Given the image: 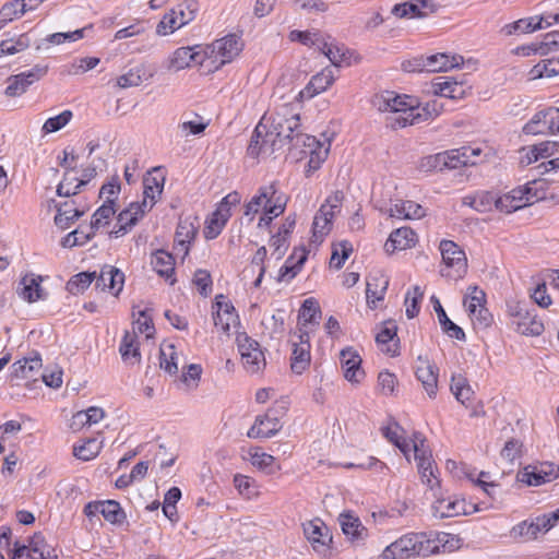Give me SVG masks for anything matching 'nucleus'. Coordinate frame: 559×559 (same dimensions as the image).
I'll return each mask as SVG.
<instances>
[{
    "label": "nucleus",
    "mask_w": 559,
    "mask_h": 559,
    "mask_svg": "<svg viewBox=\"0 0 559 559\" xmlns=\"http://www.w3.org/2000/svg\"><path fill=\"white\" fill-rule=\"evenodd\" d=\"M150 211L147 202L131 203L128 209L118 215L117 227L110 233L111 236L118 238L124 235L129 228L133 227L143 215Z\"/></svg>",
    "instance_id": "16"
},
{
    "label": "nucleus",
    "mask_w": 559,
    "mask_h": 559,
    "mask_svg": "<svg viewBox=\"0 0 559 559\" xmlns=\"http://www.w3.org/2000/svg\"><path fill=\"white\" fill-rule=\"evenodd\" d=\"M120 355L124 361L133 359L134 361L140 360V348L138 343V335L135 332L127 331L121 340L119 347Z\"/></svg>",
    "instance_id": "47"
},
{
    "label": "nucleus",
    "mask_w": 559,
    "mask_h": 559,
    "mask_svg": "<svg viewBox=\"0 0 559 559\" xmlns=\"http://www.w3.org/2000/svg\"><path fill=\"white\" fill-rule=\"evenodd\" d=\"M431 300L433 301V309L438 314L439 323L443 330L444 333H447L450 337L456 338V340H464L465 333L462 328L456 325L454 322H452L444 309L442 308L440 301L432 297Z\"/></svg>",
    "instance_id": "43"
},
{
    "label": "nucleus",
    "mask_w": 559,
    "mask_h": 559,
    "mask_svg": "<svg viewBox=\"0 0 559 559\" xmlns=\"http://www.w3.org/2000/svg\"><path fill=\"white\" fill-rule=\"evenodd\" d=\"M297 341H292L293 352L290 368L296 374H301L310 365V341L307 332L300 331L295 335Z\"/></svg>",
    "instance_id": "13"
},
{
    "label": "nucleus",
    "mask_w": 559,
    "mask_h": 559,
    "mask_svg": "<svg viewBox=\"0 0 559 559\" xmlns=\"http://www.w3.org/2000/svg\"><path fill=\"white\" fill-rule=\"evenodd\" d=\"M403 433L404 430L397 423H392L388 427L383 428L384 437L395 447H397L409 461V454L412 452V439L407 440Z\"/></svg>",
    "instance_id": "33"
},
{
    "label": "nucleus",
    "mask_w": 559,
    "mask_h": 559,
    "mask_svg": "<svg viewBox=\"0 0 559 559\" xmlns=\"http://www.w3.org/2000/svg\"><path fill=\"white\" fill-rule=\"evenodd\" d=\"M459 539L442 533L436 538L426 533H408L386 546L382 559H411L417 556L427 557L433 554L451 551L457 548Z\"/></svg>",
    "instance_id": "2"
},
{
    "label": "nucleus",
    "mask_w": 559,
    "mask_h": 559,
    "mask_svg": "<svg viewBox=\"0 0 559 559\" xmlns=\"http://www.w3.org/2000/svg\"><path fill=\"white\" fill-rule=\"evenodd\" d=\"M307 260V251L301 249L294 251V253L287 259L285 264L281 267L278 274V281H290L300 271L302 264Z\"/></svg>",
    "instance_id": "39"
},
{
    "label": "nucleus",
    "mask_w": 559,
    "mask_h": 559,
    "mask_svg": "<svg viewBox=\"0 0 559 559\" xmlns=\"http://www.w3.org/2000/svg\"><path fill=\"white\" fill-rule=\"evenodd\" d=\"M160 361L159 366L162 369H164L169 374H175L178 371V356L176 352V347L174 344L170 343H163L160 345Z\"/></svg>",
    "instance_id": "52"
},
{
    "label": "nucleus",
    "mask_w": 559,
    "mask_h": 559,
    "mask_svg": "<svg viewBox=\"0 0 559 559\" xmlns=\"http://www.w3.org/2000/svg\"><path fill=\"white\" fill-rule=\"evenodd\" d=\"M451 391L456 400L464 405L471 401L474 395V391L467 380L461 374L452 377Z\"/></svg>",
    "instance_id": "55"
},
{
    "label": "nucleus",
    "mask_w": 559,
    "mask_h": 559,
    "mask_svg": "<svg viewBox=\"0 0 559 559\" xmlns=\"http://www.w3.org/2000/svg\"><path fill=\"white\" fill-rule=\"evenodd\" d=\"M198 9L197 1L186 0L173 8V14H175L178 24L182 27L195 19Z\"/></svg>",
    "instance_id": "54"
},
{
    "label": "nucleus",
    "mask_w": 559,
    "mask_h": 559,
    "mask_svg": "<svg viewBox=\"0 0 559 559\" xmlns=\"http://www.w3.org/2000/svg\"><path fill=\"white\" fill-rule=\"evenodd\" d=\"M165 182V175L162 174L160 167H154L152 171H148L143 179V195L144 199L142 202H147L150 205V210L154 206V204L159 199Z\"/></svg>",
    "instance_id": "21"
},
{
    "label": "nucleus",
    "mask_w": 559,
    "mask_h": 559,
    "mask_svg": "<svg viewBox=\"0 0 559 559\" xmlns=\"http://www.w3.org/2000/svg\"><path fill=\"white\" fill-rule=\"evenodd\" d=\"M102 442L97 441V439H87L81 445H74L73 454L76 459L82 461H90L97 456L100 452Z\"/></svg>",
    "instance_id": "59"
},
{
    "label": "nucleus",
    "mask_w": 559,
    "mask_h": 559,
    "mask_svg": "<svg viewBox=\"0 0 559 559\" xmlns=\"http://www.w3.org/2000/svg\"><path fill=\"white\" fill-rule=\"evenodd\" d=\"M41 281L43 277L39 275H35L33 273L26 274L20 281L17 287L19 296L27 302H35L39 299H45L46 293L40 286Z\"/></svg>",
    "instance_id": "24"
},
{
    "label": "nucleus",
    "mask_w": 559,
    "mask_h": 559,
    "mask_svg": "<svg viewBox=\"0 0 559 559\" xmlns=\"http://www.w3.org/2000/svg\"><path fill=\"white\" fill-rule=\"evenodd\" d=\"M320 313V307L314 298H307L304 300L299 310L298 320L299 323L306 325L316 321L317 314Z\"/></svg>",
    "instance_id": "64"
},
{
    "label": "nucleus",
    "mask_w": 559,
    "mask_h": 559,
    "mask_svg": "<svg viewBox=\"0 0 559 559\" xmlns=\"http://www.w3.org/2000/svg\"><path fill=\"white\" fill-rule=\"evenodd\" d=\"M344 377L352 383H359L365 371L361 369V358L353 348L343 349L340 354Z\"/></svg>",
    "instance_id": "23"
},
{
    "label": "nucleus",
    "mask_w": 559,
    "mask_h": 559,
    "mask_svg": "<svg viewBox=\"0 0 559 559\" xmlns=\"http://www.w3.org/2000/svg\"><path fill=\"white\" fill-rule=\"evenodd\" d=\"M437 11V4L431 0H414L395 4L392 13L400 19L425 17Z\"/></svg>",
    "instance_id": "19"
},
{
    "label": "nucleus",
    "mask_w": 559,
    "mask_h": 559,
    "mask_svg": "<svg viewBox=\"0 0 559 559\" xmlns=\"http://www.w3.org/2000/svg\"><path fill=\"white\" fill-rule=\"evenodd\" d=\"M516 331L522 335L538 336L544 332V324L532 311L514 321Z\"/></svg>",
    "instance_id": "44"
},
{
    "label": "nucleus",
    "mask_w": 559,
    "mask_h": 559,
    "mask_svg": "<svg viewBox=\"0 0 559 559\" xmlns=\"http://www.w3.org/2000/svg\"><path fill=\"white\" fill-rule=\"evenodd\" d=\"M207 126L209 120H204L203 117L194 115L193 119L182 121L178 124V128L181 135L188 136L201 134L207 128Z\"/></svg>",
    "instance_id": "60"
},
{
    "label": "nucleus",
    "mask_w": 559,
    "mask_h": 559,
    "mask_svg": "<svg viewBox=\"0 0 559 559\" xmlns=\"http://www.w3.org/2000/svg\"><path fill=\"white\" fill-rule=\"evenodd\" d=\"M41 368V358L38 354L23 358L11 366V378L29 379Z\"/></svg>",
    "instance_id": "31"
},
{
    "label": "nucleus",
    "mask_w": 559,
    "mask_h": 559,
    "mask_svg": "<svg viewBox=\"0 0 559 559\" xmlns=\"http://www.w3.org/2000/svg\"><path fill=\"white\" fill-rule=\"evenodd\" d=\"M559 49V31L549 32L544 36V39L538 44H532L531 46L523 47V53L530 55L531 52L538 53L540 56L548 55Z\"/></svg>",
    "instance_id": "40"
},
{
    "label": "nucleus",
    "mask_w": 559,
    "mask_h": 559,
    "mask_svg": "<svg viewBox=\"0 0 559 559\" xmlns=\"http://www.w3.org/2000/svg\"><path fill=\"white\" fill-rule=\"evenodd\" d=\"M453 155L451 151H445L435 155H429L420 159L419 169L423 171L442 170L444 168H452Z\"/></svg>",
    "instance_id": "37"
},
{
    "label": "nucleus",
    "mask_w": 559,
    "mask_h": 559,
    "mask_svg": "<svg viewBox=\"0 0 559 559\" xmlns=\"http://www.w3.org/2000/svg\"><path fill=\"white\" fill-rule=\"evenodd\" d=\"M338 521L342 531L346 536L350 537L352 539L362 538L366 528L362 526L358 518L348 513H343L340 515Z\"/></svg>",
    "instance_id": "51"
},
{
    "label": "nucleus",
    "mask_w": 559,
    "mask_h": 559,
    "mask_svg": "<svg viewBox=\"0 0 559 559\" xmlns=\"http://www.w3.org/2000/svg\"><path fill=\"white\" fill-rule=\"evenodd\" d=\"M497 199L493 193L488 191H480L474 195H466L463 199V204L471 206L477 212L486 213L493 207L497 209Z\"/></svg>",
    "instance_id": "36"
},
{
    "label": "nucleus",
    "mask_w": 559,
    "mask_h": 559,
    "mask_svg": "<svg viewBox=\"0 0 559 559\" xmlns=\"http://www.w3.org/2000/svg\"><path fill=\"white\" fill-rule=\"evenodd\" d=\"M100 514L112 524H120L123 522L126 514L120 504L114 500L100 501Z\"/></svg>",
    "instance_id": "56"
},
{
    "label": "nucleus",
    "mask_w": 559,
    "mask_h": 559,
    "mask_svg": "<svg viewBox=\"0 0 559 559\" xmlns=\"http://www.w3.org/2000/svg\"><path fill=\"white\" fill-rule=\"evenodd\" d=\"M559 477V465L552 462L530 464L516 474V480L527 486H540Z\"/></svg>",
    "instance_id": "7"
},
{
    "label": "nucleus",
    "mask_w": 559,
    "mask_h": 559,
    "mask_svg": "<svg viewBox=\"0 0 559 559\" xmlns=\"http://www.w3.org/2000/svg\"><path fill=\"white\" fill-rule=\"evenodd\" d=\"M425 438L419 432H415L412 438V452H414V457L417 461V468H431L432 467V459L431 454L425 448Z\"/></svg>",
    "instance_id": "46"
},
{
    "label": "nucleus",
    "mask_w": 559,
    "mask_h": 559,
    "mask_svg": "<svg viewBox=\"0 0 559 559\" xmlns=\"http://www.w3.org/2000/svg\"><path fill=\"white\" fill-rule=\"evenodd\" d=\"M304 148L300 151V158L309 157L308 168L306 176L309 177L311 173L318 170L321 164L326 159L330 153L331 142H302Z\"/></svg>",
    "instance_id": "20"
},
{
    "label": "nucleus",
    "mask_w": 559,
    "mask_h": 559,
    "mask_svg": "<svg viewBox=\"0 0 559 559\" xmlns=\"http://www.w3.org/2000/svg\"><path fill=\"white\" fill-rule=\"evenodd\" d=\"M195 47H180L176 49L168 59V69L179 71L194 64H202L206 57L204 50Z\"/></svg>",
    "instance_id": "15"
},
{
    "label": "nucleus",
    "mask_w": 559,
    "mask_h": 559,
    "mask_svg": "<svg viewBox=\"0 0 559 559\" xmlns=\"http://www.w3.org/2000/svg\"><path fill=\"white\" fill-rule=\"evenodd\" d=\"M23 2L25 0H13L0 9V28L14 19L22 16L25 12L32 11V7Z\"/></svg>",
    "instance_id": "45"
},
{
    "label": "nucleus",
    "mask_w": 559,
    "mask_h": 559,
    "mask_svg": "<svg viewBox=\"0 0 559 559\" xmlns=\"http://www.w3.org/2000/svg\"><path fill=\"white\" fill-rule=\"evenodd\" d=\"M96 277V272H81L70 278L67 284V289L71 294H79L84 292Z\"/></svg>",
    "instance_id": "62"
},
{
    "label": "nucleus",
    "mask_w": 559,
    "mask_h": 559,
    "mask_svg": "<svg viewBox=\"0 0 559 559\" xmlns=\"http://www.w3.org/2000/svg\"><path fill=\"white\" fill-rule=\"evenodd\" d=\"M115 213L116 210L114 205L110 202H104V204L93 214L91 224L88 225L87 229L95 233V229L107 225Z\"/></svg>",
    "instance_id": "57"
},
{
    "label": "nucleus",
    "mask_w": 559,
    "mask_h": 559,
    "mask_svg": "<svg viewBox=\"0 0 559 559\" xmlns=\"http://www.w3.org/2000/svg\"><path fill=\"white\" fill-rule=\"evenodd\" d=\"M486 302V294L483 289L477 286H471L467 288V294L464 299V306L468 313H474L478 308L484 307Z\"/></svg>",
    "instance_id": "63"
},
{
    "label": "nucleus",
    "mask_w": 559,
    "mask_h": 559,
    "mask_svg": "<svg viewBox=\"0 0 559 559\" xmlns=\"http://www.w3.org/2000/svg\"><path fill=\"white\" fill-rule=\"evenodd\" d=\"M145 79V67L143 64L135 66L124 74L116 79V85L120 88H129L139 86Z\"/></svg>",
    "instance_id": "53"
},
{
    "label": "nucleus",
    "mask_w": 559,
    "mask_h": 559,
    "mask_svg": "<svg viewBox=\"0 0 559 559\" xmlns=\"http://www.w3.org/2000/svg\"><path fill=\"white\" fill-rule=\"evenodd\" d=\"M47 72L46 67L35 66L33 69L16 75H11L7 80L4 94L9 97H16L24 94L27 88Z\"/></svg>",
    "instance_id": "12"
},
{
    "label": "nucleus",
    "mask_w": 559,
    "mask_h": 559,
    "mask_svg": "<svg viewBox=\"0 0 559 559\" xmlns=\"http://www.w3.org/2000/svg\"><path fill=\"white\" fill-rule=\"evenodd\" d=\"M352 252L353 246L347 240H343L335 245L330 259V266L336 270L341 269Z\"/></svg>",
    "instance_id": "61"
},
{
    "label": "nucleus",
    "mask_w": 559,
    "mask_h": 559,
    "mask_svg": "<svg viewBox=\"0 0 559 559\" xmlns=\"http://www.w3.org/2000/svg\"><path fill=\"white\" fill-rule=\"evenodd\" d=\"M304 533L317 551H322L331 542L328 527L321 521H310L304 525Z\"/></svg>",
    "instance_id": "28"
},
{
    "label": "nucleus",
    "mask_w": 559,
    "mask_h": 559,
    "mask_svg": "<svg viewBox=\"0 0 559 559\" xmlns=\"http://www.w3.org/2000/svg\"><path fill=\"white\" fill-rule=\"evenodd\" d=\"M284 413V406L269 408L264 415H260L255 418L247 436L252 439H267L275 436L282 428L280 418Z\"/></svg>",
    "instance_id": "10"
},
{
    "label": "nucleus",
    "mask_w": 559,
    "mask_h": 559,
    "mask_svg": "<svg viewBox=\"0 0 559 559\" xmlns=\"http://www.w3.org/2000/svg\"><path fill=\"white\" fill-rule=\"evenodd\" d=\"M243 49V41L236 34L226 35L204 48V55L207 60L219 69L226 63L231 62Z\"/></svg>",
    "instance_id": "4"
},
{
    "label": "nucleus",
    "mask_w": 559,
    "mask_h": 559,
    "mask_svg": "<svg viewBox=\"0 0 559 559\" xmlns=\"http://www.w3.org/2000/svg\"><path fill=\"white\" fill-rule=\"evenodd\" d=\"M535 183L536 181H532L524 188L513 189L509 193L499 197L497 199V210L509 214L539 200L537 193L533 192L532 185Z\"/></svg>",
    "instance_id": "11"
},
{
    "label": "nucleus",
    "mask_w": 559,
    "mask_h": 559,
    "mask_svg": "<svg viewBox=\"0 0 559 559\" xmlns=\"http://www.w3.org/2000/svg\"><path fill=\"white\" fill-rule=\"evenodd\" d=\"M299 117L292 116L289 118L280 115L275 117H262L254 129L258 138H266L267 140H298L304 136L299 130Z\"/></svg>",
    "instance_id": "3"
},
{
    "label": "nucleus",
    "mask_w": 559,
    "mask_h": 559,
    "mask_svg": "<svg viewBox=\"0 0 559 559\" xmlns=\"http://www.w3.org/2000/svg\"><path fill=\"white\" fill-rule=\"evenodd\" d=\"M275 192L276 190L274 185L261 187L258 194L246 204L245 216L252 221L253 216L262 209L265 214L280 216L285 210V204L277 201L273 203Z\"/></svg>",
    "instance_id": "8"
},
{
    "label": "nucleus",
    "mask_w": 559,
    "mask_h": 559,
    "mask_svg": "<svg viewBox=\"0 0 559 559\" xmlns=\"http://www.w3.org/2000/svg\"><path fill=\"white\" fill-rule=\"evenodd\" d=\"M214 324L224 333H228L230 326L239 323V317L235 307L230 301L224 300V296L219 295L215 298Z\"/></svg>",
    "instance_id": "18"
},
{
    "label": "nucleus",
    "mask_w": 559,
    "mask_h": 559,
    "mask_svg": "<svg viewBox=\"0 0 559 559\" xmlns=\"http://www.w3.org/2000/svg\"><path fill=\"white\" fill-rule=\"evenodd\" d=\"M343 194L335 192L320 206L312 223V242H322L323 238L330 233L333 218L340 212Z\"/></svg>",
    "instance_id": "5"
},
{
    "label": "nucleus",
    "mask_w": 559,
    "mask_h": 559,
    "mask_svg": "<svg viewBox=\"0 0 559 559\" xmlns=\"http://www.w3.org/2000/svg\"><path fill=\"white\" fill-rule=\"evenodd\" d=\"M416 241V234L413 229L408 227L397 228L391 233L384 243V250L386 253L392 254L396 250H406L414 247Z\"/></svg>",
    "instance_id": "27"
},
{
    "label": "nucleus",
    "mask_w": 559,
    "mask_h": 559,
    "mask_svg": "<svg viewBox=\"0 0 559 559\" xmlns=\"http://www.w3.org/2000/svg\"><path fill=\"white\" fill-rule=\"evenodd\" d=\"M463 62V57L454 55L449 56L447 53H436L426 57L421 60V63L419 64L421 68L420 71H427V72H441V71H448L450 69H453L455 67H459Z\"/></svg>",
    "instance_id": "25"
},
{
    "label": "nucleus",
    "mask_w": 559,
    "mask_h": 559,
    "mask_svg": "<svg viewBox=\"0 0 559 559\" xmlns=\"http://www.w3.org/2000/svg\"><path fill=\"white\" fill-rule=\"evenodd\" d=\"M335 81L333 71L324 68L321 72L311 78L306 87L300 92L302 97L312 98L316 95L326 91Z\"/></svg>",
    "instance_id": "29"
},
{
    "label": "nucleus",
    "mask_w": 559,
    "mask_h": 559,
    "mask_svg": "<svg viewBox=\"0 0 559 559\" xmlns=\"http://www.w3.org/2000/svg\"><path fill=\"white\" fill-rule=\"evenodd\" d=\"M390 216L405 219L421 218L425 216V210L414 201L400 200L390 209Z\"/></svg>",
    "instance_id": "35"
},
{
    "label": "nucleus",
    "mask_w": 559,
    "mask_h": 559,
    "mask_svg": "<svg viewBox=\"0 0 559 559\" xmlns=\"http://www.w3.org/2000/svg\"><path fill=\"white\" fill-rule=\"evenodd\" d=\"M548 144L549 142H538L530 147H522L519 151V164L525 167L537 162L539 158L547 157L550 154Z\"/></svg>",
    "instance_id": "42"
},
{
    "label": "nucleus",
    "mask_w": 559,
    "mask_h": 559,
    "mask_svg": "<svg viewBox=\"0 0 559 559\" xmlns=\"http://www.w3.org/2000/svg\"><path fill=\"white\" fill-rule=\"evenodd\" d=\"M525 135H559V108L550 107L535 114L523 127Z\"/></svg>",
    "instance_id": "9"
},
{
    "label": "nucleus",
    "mask_w": 559,
    "mask_h": 559,
    "mask_svg": "<svg viewBox=\"0 0 559 559\" xmlns=\"http://www.w3.org/2000/svg\"><path fill=\"white\" fill-rule=\"evenodd\" d=\"M453 155L452 168L463 166H475L481 163L488 155L489 151H485L478 145H465L457 150H451Z\"/></svg>",
    "instance_id": "22"
},
{
    "label": "nucleus",
    "mask_w": 559,
    "mask_h": 559,
    "mask_svg": "<svg viewBox=\"0 0 559 559\" xmlns=\"http://www.w3.org/2000/svg\"><path fill=\"white\" fill-rule=\"evenodd\" d=\"M83 214V211L73 207V202L66 201L57 206L55 224L62 230L68 229Z\"/></svg>",
    "instance_id": "34"
},
{
    "label": "nucleus",
    "mask_w": 559,
    "mask_h": 559,
    "mask_svg": "<svg viewBox=\"0 0 559 559\" xmlns=\"http://www.w3.org/2000/svg\"><path fill=\"white\" fill-rule=\"evenodd\" d=\"M151 264L159 276L170 278L175 272V259L165 251L157 250L152 254Z\"/></svg>",
    "instance_id": "38"
},
{
    "label": "nucleus",
    "mask_w": 559,
    "mask_h": 559,
    "mask_svg": "<svg viewBox=\"0 0 559 559\" xmlns=\"http://www.w3.org/2000/svg\"><path fill=\"white\" fill-rule=\"evenodd\" d=\"M431 509L433 516L439 519L453 518L467 513L465 501L452 497L437 499Z\"/></svg>",
    "instance_id": "26"
},
{
    "label": "nucleus",
    "mask_w": 559,
    "mask_h": 559,
    "mask_svg": "<svg viewBox=\"0 0 559 559\" xmlns=\"http://www.w3.org/2000/svg\"><path fill=\"white\" fill-rule=\"evenodd\" d=\"M539 530L536 520L522 521L510 530V537L514 540H534L538 537Z\"/></svg>",
    "instance_id": "49"
},
{
    "label": "nucleus",
    "mask_w": 559,
    "mask_h": 559,
    "mask_svg": "<svg viewBox=\"0 0 559 559\" xmlns=\"http://www.w3.org/2000/svg\"><path fill=\"white\" fill-rule=\"evenodd\" d=\"M371 104L380 112L392 114L386 118V127L393 130L420 124L439 116L443 110V105L438 100L421 105L416 97L401 95L393 91L376 94Z\"/></svg>",
    "instance_id": "1"
},
{
    "label": "nucleus",
    "mask_w": 559,
    "mask_h": 559,
    "mask_svg": "<svg viewBox=\"0 0 559 559\" xmlns=\"http://www.w3.org/2000/svg\"><path fill=\"white\" fill-rule=\"evenodd\" d=\"M31 45V39L27 34H21L16 38L2 40L0 43V56L15 55L20 51L27 49Z\"/></svg>",
    "instance_id": "58"
},
{
    "label": "nucleus",
    "mask_w": 559,
    "mask_h": 559,
    "mask_svg": "<svg viewBox=\"0 0 559 559\" xmlns=\"http://www.w3.org/2000/svg\"><path fill=\"white\" fill-rule=\"evenodd\" d=\"M551 17L552 21H548L547 17H538L537 15L527 19H521L509 26L510 29L508 33L512 34L513 32L518 31L521 33H531L537 29L549 27L559 22V14H556Z\"/></svg>",
    "instance_id": "30"
},
{
    "label": "nucleus",
    "mask_w": 559,
    "mask_h": 559,
    "mask_svg": "<svg viewBox=\"0 0 559 559\" xmlns=\"http://www.w3.org/2000/svg\"><path fill=\"white\" fill-rule=\"evenodd\" d=\"M198 231V226L194 225V222L191 217L180 218L177 225L175 241L178 246L185 248V252H188L189 245L195 237Z\"/></svg>",
    "instance_id": "41"
},
{
    "label": "nucleus",
    "mask_w": 559,
    "mask_h": 559,
    "mask_svg": "<svg viewBox=\"0 0 559 559\" xmlns=\"http://www.w3.org/2000/svg\"><path fill=\"white\" fill-rule=\"evenodd\" d=\"M440 251L445 265V269L441 270L442 276L450 278L462 277L467 270L465 252L452 240H442L440 242Z\"/></svg>",
    "instance_id": "6"
},
{
    "label": "nucleus",
    "mask_w": 559,
    "mask_h": 559,
    "mask_svg": "<svg viewBox=\"0 0 559 559\" xmlns=\"http://www.w3.org/2000/svg\"><path fill=\"white\" fill-rule=\"evenodd\" d=\"M326 35L321 33L320 31H297L294 29L289 33L288 38L292 41H299L308 47H324V37Z\"/></svg>",
    "instance_id": "48"
},
{
    "label": "nucleus",
    "mask_w": 559,
    "mask_h": 559,
    "mask_svg": "<svg viewBox=\"0 0 559 559\" xmlns=\"http://www.w3.org/2000/svg\"><path fill=\"white\" fill-rule=\"evenodd\" d=\"M416 377L421 382L429 397H435L438 390V368L427 358L419 356L416 362Z\"/></svg>",
    "instance_id": "17"
},
{
    "label": "nucleus",
    "mask_w": 559,
    "mask_h": 559,
    "mask_svg": "<svg viewBox=\"0 0 559 559\" xmlns=\"http://www.w3.org/2000/svg\"><path fill=\"white\" fill-rule=\"evenodd\" d=\"M396 324L393 321H388L383 324L381 331L377 334L376 341L381 350L394 356L397 353Z\"/></svg>",
    "instance_id": "32"
},
{
    "label": "nucleus",
    "mask_w": 559,
    "mask_h": 559,
    "mask_svg": "<svg viewBox=\"0 0 559 559\" xmlns=\"http://www.w3.org/2000/svg\"><path fill=\"white\" fill-rule=\"evenodd\" d=\"M331 37H324V47H319L322 52L334 67H342L346 62V52L343 46H338Z\"/></svg>",
    "instance_id": "50"
},
{
    "label": "nucleus",
    "mask_w": 559,
    "mask_h": 559,
    "mask_svg": "<svg viewBox=\"0 0 559 559\" xmlns=\"http://www.w3.org/2000/svg\"><path fill=\"white\" fill-rule=\"evenodd\" d=\"M95 287L102 292L108 290L114 296H118L124 284V274L112 265H105L99 273L96 272Z\"/></svg>",
    "instance_id": "14"
}]
</instances>
